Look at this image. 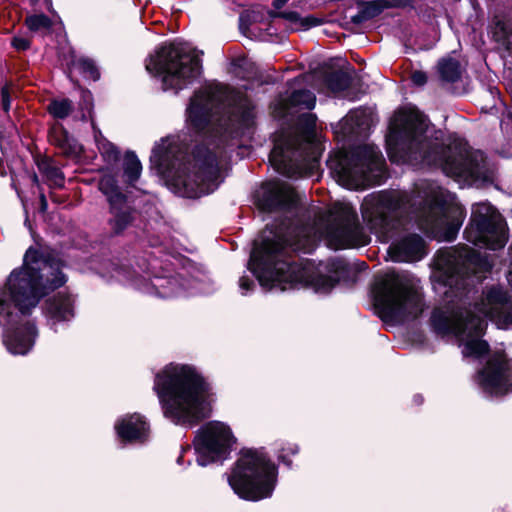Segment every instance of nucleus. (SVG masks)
Instances as JSON below:
<instances>
[{
  "instance_id": "29",
  "label": "nucleus",
  "mask_w": 512,
  "mask_h": 512,
  "mask_svg": "<svg viewBox=\"0 0 512 512\" xmlns=\"http://www.w3.org/2000/svg\"><path fill=\"white\" fill-rule=\"evenodd\" d=\"M282 17L295 25L296 29H308L320 24V20L313 16L301 17L297 12H284Z\"/></svg>"
},
{
  "instance_id": "27",
  "label": "nucleus",
  "mask_w": 512,
  "mask_h": 512,
  "mask_svg": "<svg viewBox=\"0 0 512 512\" xmlns=\"http://www.w3.org/2000/svg\"><path fill=\"white\" fill-rule=\"evenodd\" d=\"M316 97L313 93L306 90L295 91L289 98V107H299L303 109H312L315 106Z\"/></svg>"
},
{
  "instance_id": "30",
  "label": "nucleus",
  "mask_w": 512,
  "mask_h": 512,
  "mask_svg": "<svg viewBox=\"0 0 512 512\" xmlns=\"http://www.w3.org/2000/svg\"><path fill=\"white\" fill-rule=\"evenodd\" d=\"M327 86L328 88L334 92H343L345 91L349 86L351 82V78L347 73L344 72H335L332 73L327 79Z\"/></svg>"
},
{
  "instance_id": "35",
  "label": "nucleus",
  "mask_w": 512,
  "mask_h": 512,
  "mask_svg": "<svg viewBox=\"0 0 512 512\" xmlns=\"http://www.w3.org/2000/svg\"><path fill=\"white\" fill-rule=\"evenodd\" d=\"M493 37L498 42H504L508 35V30L504 21L497 19L492 27Z\"/></svg>"
},
{
  "instance_id": "33",
  "label": "nucleus",
  "mask_w": 512,
  "mask_h": 512,
  "mask_svg": "<svg viewBox=\"0 0 512 512\" xmlns=\"http://www.w3.org/2000/svg\"><path fill=\"white\" fill-rule=\"evenodd\" d=\"M26 25L31 31H40L49 29L51 21L43 14L31 15L26 18Z\"/></svg>"
},
{
  "instance_id": "31",
  "label": "nucleus",
  "mask_w": 512,
  "mask_h": 512,
  "mask_svg": "<svg viewBox=\"0 0 512 512\" xmlns=\"http://www.w3.org/2000/svg\"><path fill=\"white\" fill-rule=\"evenodd\" d=\"M74 68L77 69L84 77L96 81L99 79V71L94 62L87 58H80L73 63Z\"/></svg>"
},
{
  "instance_id": "18",
  "label": "nucleus",
  "mask_w": 512,
  "mask_h": 512,
  "mask_svg": "<svg viewBox=\"0 0 512 512\" xmlns=\"http://www.w3.org/2000/svg\"><path fill=\"white\" fill-rule=\"evenodd\" d=\"M298 194L285 182L272 181L262 186L258 205L263 210L290 208L298 201Z\"/></svg>"
},
{
  "instance_id": "7",
  "label": "nucleus",
  "mask_w": 512,
  "mask_h": 512,
  "mask_svg": "<svg viewBox=\"0 0 512 512\" xmlns=\"http://www.w3.org/2000/svg\"><path fill=\"white\" fill-rule=\"evenodd\" d=\"M146 70L161 78L164 90L178 92L192 84L201 73L197 51L186 43H170L159 47L146 60Z\"/></svg>"
},
{
  "instance_id": "19",
  "label": "nucleus",
  "mask_w": 512,
  "mask_h": 512,
  "mask_svg": "<svg viewBox=\"0 0 512 512\" xmlns=\"http://www.w3.org/2000/svg\"><path fill=\"white\" fill-rule=\"evenodd\" d=\"M389 254L397 262L418 261L425 255V244L419 235H407L390 246Z\"/></svg>"
},
{
  "instance_id": "22",
  "label": "nucleus",
  "mask_w": 512,
  "mask_h": 512,
  "mask_svg": "<svg viewBox=\"0 0 512 512\" xmlns=\"http://www.w3.org/2000/svg\"><path fill=\"white\" fill-rule=\"evenodd\" d=\"M409 4V0H374L361 4L359 12L352 17L354 23H361L379 15L384 9L396 6L405 7Z\"/></svg>"
},
{
  "instance_id": "34",
  "label": "nucleus",
  "mask_w": 512,
  "mask_h": 512,
  "mask_svg": "<svg viewBox=\"0 0 512 512\" xmlns=\"http://www.w3.org/2000/svg\"><path fill=\"white\" fill-rule=\"evenodd\" d=\"M239 118L238 121L244 127H249L253 123L254 112L250 103L245 100L238 108Z\"/></svg>"
},
{
  "instance_id": "2",
  "label": "nucleus",
  "mask_w": 512,
  "mask_h": 512,
  "mask_svg": "<svg viewBox=\"0 0 512 512\" xmlns=\"http://www.w3.org/2000/svg\"><path fill=\"white\" fill-rule=\"evenodd\" d=\"M60 266L59 259L43 257L29 248L23 266L13 270L0 289V326L10 353L24 355L32 348L37 329L27 317L43 296L66 282Z\"/></svg>"
},
{
  "instance_id": "24",
  "label": "nucleus",
  "mask_w": 512,
  "mask_h": 512,
  "mask_svg": "<svg viewBox=\"0 0 512 512\" xmlns=\"http://www.w3.org/2000/svg\"><path fill=\"white\" fill-rule=\"evenodd\" d=\"M40 173L46 178L50 185L62 186L63 175L58 167L49 158H42L37 161Z\"/></svg>"
},
{
  "instance_id": "9",
  "label": "nucleus",
  "mask_w": 512,
  "mask_h": 512,
  "mask_svg": "<svg viewBox=\"0 0 512 512\" xmlns=\"http://www.w3.org/2000/svg\"><path fill=\"white\" fill-rule=\"evenodd\" d=\"M383 157L374 145H363L339 152L328 161L337 181L349 188L359 189L376 183L383 174Z\"/></svg>"
},
{
  "instance_id": "1",
  "label": "nucleus",
  "mask_w": 512,
  "mask_h": 512,
  "mask_svg": "<svg viewBox=\"0 0 512 512\" xmlns=\"http://www.w3.org/2000/svg\"><path fill=\"white\" fill-rule=\"evenodd\" d=\"M319 236H326L334 242L335 248L364 245L367 236L363 232L353 207L344 201L335 202L327 212L320 214L312 227H298L286 237L282 231L273 237H264L259 247L251 253L249 269L260 285L267 288L280 286L285 290L288 284L312 286L316 292L328 293L336 285L337 278L316 273L311 263L297 264L279 260L285 246L309 253Z\"/></svg>"
},
{
  "instance_id": "42",
  "label": "nucleus",
  "mask_w": 512,
  "mask_h": 512,
  "mask_svg": "<svg viewBox=\"0 0 512 512\" xmlns=\"http://www.w3.org/2000/svg\"><path fill=\"white\" fill-rule=\"evenodd\" d=\"M40 201H41V210L45 211L47 209V200L43 194H41V196H40Z\"/></svg>"
},
{
  "instance_id": "11",
  "label": "nucleus",
  "mask_w": 512,
  "mask_h": 512,
  "mask_svg": "<svg viewBox=\"0 0 512 512\" xmlns=\"http://www.w3.org/2000/svg\"><path fill=\"white\" fill-rule=\"evenodd\" d=\"M315 125L316 116L306 113L300 119V135L288 136L276 141L269 159L279 173L288 177L312 174L316 167V160L306 161L304 152L311 147Z\"/></svg>"
},
{
  "instance_id": "37",
  "label": "nucleus",
  "mask_w": 512,
  "mask_h": 512,
  "mask_svg": "<svg viewBox=\"0 0 512 512\" xmlns=\"http://www.w3.org/2000/svg\"><path fill=\"white\" fill-rule=\"evenodd\" d=\"M12 45L17 50H25L29 47V40L24 37H14L12 40Z\"/></svg>"
},
{
  "instance_id": "23",
  "label": "nucleus",
  "mask_w": 512,
  "mask_h": 512,
  "mask_svg": "<svg viewBox=\"0 0 512 512\" xmlns=\"http://www.w3.org/2000/svg\"><path fill=\"white\" fill-rule=\"evenodd\" d=\"M51 140L61 149L62 153L67 156H75L81 151L80 145L63 129H54Z\"/></svg>"
},
{
  "instance_id": "28",
  "label": "nucleus",
  "mask_w": 512,
  "mask_h": 512,
  "mask_svg": "<svg viewBox=\"0 0 512 512\" xmlns=\"http://www.w3.org/2000/svg\"><path fill=\"white\" fill-rule=\"evenodd\" d=\"M94 137L102 156L109 162L116 161L119 156L117 148L106 140L99 130L94 128Z\"/></svg>"
},
{
  "instance_id": "39",
  "label": "nucleus",
  "mask_w": 512,
  "mask_h": 512,
  "mask_svg": "<svg viewBox=\"0 0 512 512\" xmlns=\"http://www.w3.org/2000/svg\"><path fill=\"white\" fill-rule=\"evenodd\" d=\"M253 285V282L248 277H241L239 281V286L243 290V294L249 291L250 287Z\"/></svg>"
},
{
  "instance_id": "15",
  "label": "nucleus",
  "mask_w": 512,
  "mask_h": 512,
  "mask_svg": "<svg viewBox=\"0 0 512 512\" xmlns=\"http://www.w3.org/2000/svg\"><path fill=\"white\" fill-rule=\"evenodd\" d=\"M511 369L504 353L495 352L478 374V383L490 395L502 396L511 390Z\"/></svg>"
},
{
  "instance_id": "12",
  "label": "nucleus",
  "mask_w": 512,
  "mask_h": 512,
  "mask_svg": "<svg viewBox=\"0 0 512 512\" xmlns=\"http://www.w3.org/2000/svg\"><path fill=\"white\" fill-rule=\"evenodd\" d=\"M477 262L474 251L462 248L444 251L438 254L435 260V270L432 274L434 289L446 298L458 296L457 291L464 288L465 276Z\"/></svg>"
},
{
  "instance_id": "16",
  "label": "nucleus",
  "mask_w": 512,
  "mask_h": 512,
  "mask_svg": "<svg viewBox=\"0 0 512 512\" xmlns=\"http://www.w3.org/2000/svg\"><path fill=\"white\" fill-rule=\"evenodd\" d=\"M100 191L107 197L110 211L113 215L111 223L115 232L125 229L132 220V212L126 204V197L119 190L116 179L111 174H105L99 181Z\"/></svg>"
},
{
  "instance_id": "5",
  "label": "nucleus",
  "mask_w": 512,
  "mask_h": 512,
  "mask_svg": "<svg viewBox=\"0 0 512 512\" xmlns=\"http://www.w3.org/2000/svg\"><path fill=\"white\" fill-rule=\"evenodd\" d=\"M154 390L165 417L175 424L192 426L210 414L211 388L191 366L167 365L156 375Z\"/></svg>"
},
{
  "instance_id": "32",
  "label": "nucleus",
  "mask_w": 512,
  "mask_h": 512,
  "mask_svg": "<svg viewBox=\"0 0 512 512\" xmlns=\"http://www.w3.org/2000/svg\"><path fill=\"white\" fill-rule=\"evenodd\" d=\"M50 113L57 118H65L72 111V102L68 99L56 100L49 105Z\"/></svg>"
},
{
  "instance_id": "40",
  "label": "nucleus",
  "mask_w": 512,
  "mask_h": 512,
  "mask_svg": "<svg viewBox=\"0 0 512 512\" xmlns=\"http://www.w3.org/2000/svg\"><path fill=\"white\" fill-rule=\"evenodd\" d=\"M82 98H83V101L85 102V104L87 106V109H90V107H91V94H90V92L83 91L82 92Z\"/></svg>"
},
{
  "instance_id": "10",
  "label": "nucleus",
  "mask_w": 512,
  "mask_h": 512,
  "mask_svg": "<svg viewBox=\"0 0 512 512\" xmlns=\"http://www.w3.org/2000/svg\"><path fill=\"white\" fill-rule=\"evenodd\" d=\"M373 294L384 318L405 320L422 312L421 296L406 275L386 273L378 279Z\"/></svg>"
},
{
  "instance_id": "45",
  "label": "nucleus",
  "mask_w": 512,
  "mask_h": 512,
  "mask_svg": "<svg viewBox=\"0 0 512 512\" xmlns=\"http://www.w3.org/2000/svg\"><path fill=\"white\" fill-rule=\"evenodd\" d=\"M333 266L335 267V270H337L341 267V263H338L337 265L333 263Z\"/></svg>"
},
{
  "instance_id": "17",
  "label": "nucleus",
  "mask_w": 512,
  "mask_h": 512,
  "mask_svg": "<svg viewBox=\"0 0 512 512\" xmlns=\"http://www.w3.org/2000/svg\"><path fill=\"white\" fill-rule=\"evenodd\" d=\"M217 103L216 94L211 88L195 92L186 110L187 126L196 132L204 130L211 121Z\"/></svg>"
},
{
  "instance_id": "6",
  "label": "nucleus",
  "mask_w": 512,
  "mask_h": 512,
  "mask_svg": "<svg viewBox=\"0 0 512 512\" xmlns=\"http://www.w3.org/2000/svg\"><path fill=\"white\" fill-rule=\"evenodd\" d=\"M177 146L163 139L152 150L151 161L163 173L169 184L182 197L198 198L213 192L220 183L217 155L208 148H199L193 161L182 162Z\"/></svg>"
},
{
  "instance_id": "36",
  "label": "nucleus",
  "mask_w": 512,
  "mask_h": 512,
  "mask_svg": "<svg viewBox=\"0 0 512 512\" xmlns=\"http://www.w3.org/2000/svg\"><path fill=\"white\" fill-rule=\"evenodd\" d=\"M2 96V106L5 112H8L10 109V88L9 86H4L1 90Z\"/></svg>"
},
{
  "instance_id": "20",
  "label": "nucleus",
  "mask_w": 512,
  "mask_h": 512,
  "mask_svg": "<svg viewBox=\"0 0 512 512\" xmlns=\"http://www.w3.org/2000/svg\"><path fill=\"white\" fill-rule=\"evenodd\" d=\"M74 300L66 294H57L45 301L44 314L51 327L74 317Z\"/></svg>"
},
{
  "instance_id": "13",
  "label": "nucleus",
  "mask_w": 512,
  "mask_h": 512,
  "mask_svg": "<svg viewBox=\"0 0 512 512\" xmlns=\"http://www.w3.org/2000/svg\"><path fill=\"white\" fill-rule=\"evenodd\" d=\"M467 241L491 250L501 249L508 240L507 227L502 216L486 202L472 206L471 222L465 229Z\"/></svg>"
},
{
  "instance_id": "8",
  "label": "nucleus",
  "mask_w": 512,
  "mask_h": 512,
  "mask_svg": "<svg viewBox=\"0 0 512 512\" xmlns=\"http://www.w3.org/2000/svg\"><path fill=\"white\" fill-rule=\"evenodd\" d=\"M228 481L239 497L259 501L272 495L277 471L262 452L247 450L241 454Z\"/></svg>"
},
{
  "instance_id": "44",
  "label": "nucleus",
  "mask_w": 512,
  "mask_h": 512,
  "mask_svg": "<svg viewBox=\"0 0 512 512\" xmlns=\"http://www.w3.org/2000/svg\"><path fill=\"white\" fill-rule=\"evenodd\" d=\"M32 178H33V182H34V183H38V177H37L36 175H33V177H32Z\"/></svg>"
},
{
  "instance_id": "41",
  "label": "nucleus",
  "mask_w": 512,
  "mask_h": 512,
  "mask_svg": "<svg viewBox=\"0 0 512 512\" xmlns=\"http://www.w3.org/2000/svg\"><path fill=\"white\" fill-rule=\"evenodd\" d=\"M168 283L171 285V287H174V285L176 284V281H168ZM178 294H179V292L174 290V288H172L170 292L163 293V296H173V295H178Z\"/></svg>"
},
{
  "instance_id": "25",
  "label": "nucleus",
  "mask_w": 512,
  "mask_h": 512,
  "mask_svg": "<svg viewBox=\"0 0 512 512\" xmlns=\"http://www.w3.org/2000/svg\"><path fill=\"white\" fill-rule=\"evenodd\" d=\"M438 73L442 80L447 82H455L460 78V64L452 58H443L437 65Z\"/></svg>"
},
{
  "instance_id": "14",
  "label": "nucleus",
  "mask_w": 512,
  "mask_h": 512,
  "mask_svg": "<svg viewBox=\"0 0 512 512\" xmlns=\"http://www.w3.org/2000/svg\"><path fill=\"white\" fill-rule=\"evenodd\" d=\"M235 441L236 439L227 424L220 421L206 423L194 439L197 463L200 466H206L223 458Z\"/></svg>"
},
{
  "instance_id": "43",
  "label": "nucleus",
  "mask_w": 512,
  "mask_h": 512,
  "mask_svg": "<svg viewBox=\"0 0 512 512\" xmlns=\"http://www.w3.org/2000/svg\"><path fill=\"white\" fill-rule=\"evenodd\" d=\"M288 0H274L273 5L275 8H281Z\"/></svg>"
},
{
  "instance_id": "26",
  "label": "nucleus",
  "mask_w": 512,
  "mask_h": 512,
  "mask_svg": "<svg viewBox=\"0 0 512 512\" xmlns=\"http://www.w3.org/2000/svg\"><path fill=\"white\" fill-rule=\"evenodd\" d=\"M123 169L125 181L133 185L139 179L142 171L141 163L134 153H126Z\"/></svg>"
},
{
  "instance_id": "21",
  "label": "nucleus",
  "mask_w": 512,
  "mask_h": 512,
  "mask_svg": "<svg viewBox=\"0 0 512 512\" xmlns=\"http://www.w3.org/2000/svg\"><path fill=\"white\" fill-rule=\"evenodd\" d=\"M115 429L124 442L144 441L148 434V425L138 414L122 418L116 423Z\"/></svg>"
},
{
  "instance_id": "3",
  "label": "nucleus",
  "mask_w": 512,
  "mask_h": 512,
  "mask_svg": "<svg viewBox=\"0 0 512 512\" xmlns=\"http://www.w3.org/2000/svg\"><path fill=\"white\" fill-rule=\"evenodd\" d=\"M427 119L414 107L400 109L393 116L387 137L388 156L393 162L413 165H436L456 181L478 184L490 179L485 158L479 151H470L463 143L447 149L432 143L428 137Z\"/></svg>"
},
{
  "instance_id": "4",
  "label": "nucleus",
  "mask_w": 512,
  "mask_h": 512,
  "mask_svg": "<svg viewBox=\"0 0 512 512\" xmlns=\"http://www.w3.org/2000/svg\"><path fill=\"white\" fill-rule=\"evenodd\" d=\"M417 211L419 227L434 238L451 241L460 229L465 212L454 196L436 184H422L416 195L384 191L366 196L361 205L363 221L375 232L394 227L393 222Z\"/></svg>"
},
{
  "instance_id": "38",
  "label": "nucleus",
  "mask_w": 512,
  "mask_h": 512,
  "mask_svg": "<svg viewBox=\"0 0 512 512\" xmlns=\"http://www.w3.org/2000/svg\"><path fill=\"white\" fill-rule=\"evenodd\" d=\"M411 79H412L414 84L421 86V85H424L426 83L427 76L422 71H415V72L412 73Z\"/></svg>"
}]
</instances>
